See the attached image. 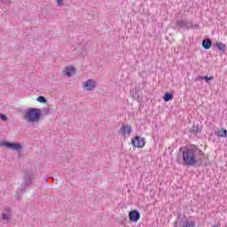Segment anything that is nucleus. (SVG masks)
Masks as SVG:
<instances>
[{
    "label": "nucleus",
    "mask_w": 227,
    "mask_h": 227,
    "mask_svg": "<svg viewBox=\"0 0 227 227\" xmlns=\"http://www.w3.org/2000/svg\"><path fill=\"white\" fill-rule=\"evenodd\" d=\"M179 152H181L183 155V164L192 167L196 166V164L200 162V157L203 154V152L195 145L181 147Z\"/></svg>",
    "instance_id": "obj_1"
},
{
    "label": "nucleus",
    "mask_w": 227,
    "mask_h": 227,
    "mask_svg": "<svg viewBox=\"0 0 227 227\" xmlns=\"http://www.w3.org/2000/svg\"><path fill=\"white\" fill-rule=\"evenodd\" d=\"M42 118V110L40 108H27L23 114V120L27 123H38Z\"/></svg>",
    "instance_id": "obj_2"
},
{
    "label": "nucleus",
    "mask_w": 227,
    "mask_h": 227,
    "mask_svg": "<svg viewBox=\"0 0 227 227\" xmlns=\"http://www.w3.org/2000/svg\"><path fill=\"white\" fill-rule=\"evenodd\" d=\"M33 180H35V173L26 172L23 176V182L20 184V191H18V194L26 192V189H29L33 185Z\"/></svg>",
    "instance_id": "obj_3"
},
{
    "label": "nucleus",
    "mask_w": 227,
    "mask_h": 227,
    "mask_svg": "<svg viewBox=\"0 0 227 227\" xmlns=\"http://www.w3.org/2000/svg\"><path fill=\"white\" fill-rule=\"evenodd\" d=\"M174 227H196V222L187 219L182 215H178L174 223Z\"/></svg>",
    "instance_id": "obj_4"
},
{
    "label": "nucleus",
    "mask_w": 227,
    "mask_h": 227,
    "mask_svg": "<svg viewBox=\"0 0 227 227\" xmlns=\"http://www.w3.org/2000/svg\"><path fill=\"white\" fill-rule=\"evenodd\" d=\"M176 26L179 29H193V27H200V25H193L192 21L187 20H177Z\"/></svg>",
    "instance_id": "obj_5"
},
{
    "label": "nucleus",
    "mask_w": 227,
    "mask_h": 227,
    "mask_svg": "<svg viewBox=\"0 0 227 227\" xmlns=\"http://www.w3.org/2000/svg\"><path fill=\"white\" fill-rule=\"evenodd\" d=\"M0 146H5L8 150H13L18 153H20V150H22V144L15 142L4 141L0 144Z\"/></svg>",
    "instance_id": "obj_6"
},
{
    "label": "nucleus",
    "mask_w": 227,
    "mask_h": 227,
    "mask_svg": "<svg viewBox=\"0 0 227 227\" xmlns=\"http://www.w3.org/2000/svg\"><path fill=\"white\" fill-rule=\"evenodd\" d=\"M131 145L134 148H145V145H146V138L136 136L131 139Z\"/></svg>",
    "instance_id": "obj_7"
},
{
    "label": "nucleus",
    "mask_w": 227,
    "mask_h": 227,
    "mask_svg": "<svg viewBox=\"0 0 227 227\" xmlns=\"http://www.w3.org/2000/svg\"><path fill=\"white\" fill-rule=\"evenodd\" d=\"M2 223H4V224H8L12 221V209L5 208L4 212L2 213V217L0 219Z\"/></svg>",
    "instance_id": "obj_8"
},
{
    "label": "nucleus",
    "mask_w": 227,
    "mask_h": 227,
    "mask_svg": "<svg viewBox=\"0 0 227 227\" xmlns=\"http://www.w3.org/2000/svg\"><path fill=\"white\" fill-rule=\"evenodd\" d=\"M129 221L131 223H137L141 219V213L138 210H131L129 213Z\"/></svg>",
    "instance_id": "obj_9"
},
{
    "label": "nucleus",
    "mask_w": 227,
    "mask_h": 227,
    "mask_svg": "<svg viewBox=\"0 0 227 227\" xmlns=\"http://www.w3.org/2000/svg\"><path fill=\"white\" fill-rule=\"evenodd\" d=\"M83 87H85L88 91H93V90L97 88V82L93 79H89L83 82Z\"/></svg>",
    "instance_id": "obj_10"
},
{
    "label": "nucleus",
    "mask_w": 227,
    "mask_h": 227,
    "mask_svg": "<svg viewBox=\"0 0 227 227\" xmlns=\"http://www.w3.org/2000/svg\"><path fill=\"white\" fill-rule=\"evenodd\" d=\"M118 132L123 136H125V134L130 136V134H132V126H130V124H123Z\"/></svg>",
    "instance_id": "obj_11"
},
{
    "label": "nucleus",
    "mask_w": 227,
    "mask_h": 227,
    "mask_svg": "<svg viewBox=\"0 0 227 227\" xmlns=\"http://www.w3.org/2000/svg\"><path fill=\"white\" fill-rule=\"evenodd\" d=\"M201 127H200V124L193 123V125L188 129V131L190 134H194L195 136L197 134L201 133Z\"/></svg>",
    "instance_id": "obj_12"
},
{
    "label": "nucleus",
    "mask_w": 227,
    "mask_h": 227,
    "mask_svg": "<svg viewBox=\"0 0 227 227\" xmlns=\"http://www.w3.org/2000/svg\"><path fill=\"white\" fill-rule=\"evenodd\" d=\"M64 75H67V77H72V75L75 74V67L73 66L67 67L63 71Z\"/></svg>",
    "instance_id": "obj_13"
},
{
    "label": "nucleus",
    "mask_w": 227,
    "mask_h": 227,
    "mask_svg": "<svg viewBox=\"0 0 227 227\" xmlns=\"http://www.w3.org/2000/svg\"><path fill=\"white\" fill-rule=\"evenodd\" d=\"M202 47L206 49V51H208V49L212 47V40L210 38L204 39L202 41Z\"/></svg>",
    "instance_id": "obj_14"
},
{
    "label": "nucleus",
    "mask_w": 227,
    "mask_h": 227,
    "mask_svg": "<svg viewBox=\"0 0 227 227\" xmlns=\"http://www.w3.org/2000/svg\"><path fill=\"white\" fill-rule=\"evenodd\" d=\"M215 47L218 48V50L220 51V52H224L226 51V44L223 43L221 42H216L215 43Z\"/></svg>",
    "instance_id": "obj_15"
},
{
    "label": "nucleus",
    "mask_w": 227,
    "mask_h": 227,
    "mask_svg": "<svg viewBox=\"0 0 227 227\" xmlns=\"http://www.w3.org/2000/svg\"><path fill=\"white\" fill-rule=\"evenodd\" d=\"M163 100L165 102H169V100H173V93L166 92L163 96Z\"/></svg>",
    "instance_id": "obj_16"
},
{
    "label": "nucleus",
    "mask_w": 227,
    "mask_h": 227,
    "mask_svg": "<svg viewBox=\"0 0 227 227\" xmlns=\"http://www.w3.org/2000/svg\"><path fill=\"white\" fill-rule=\"evenodd\" d=\"M218 137H227V130L225 129H223L222 130L217 132Z\"/></svg>",
    "instance_id": "obj_17"
},
{
    "label": "nucleus",
    "mask_w": 227,
    "mask_h": 227,
    "mask_svg": "<svg viewBox=\"0 0 227 227\" xmlns=\"http://www.w3.org/2000/svg\"><path fill=\"white\" fill-rule=\"evenodd\" d=\"M37 102H40V104H45L47 102V99L43 96H39L37 98Z\"/></svg>",
    "instance_id": "obj_18"
},
{
    "label": "nucleus",
    "mask_w": 227,
    "mask_h": 227,
    "mask_svg": "<svg viewBox=\"0 0 227 227\" xmlns=\"http://www.w3.org/2000/svg\"><path fill=\"white\" fill-rule=\"evenodd\" d=\"M0 119H1L3 121H7L8 117H7L5 114H0Z\"/></svg>",
    "instance_id": "obj_19"
},
{
    "label": "nucleus",
    "mask_w": 227,
    "mask_h": 227,
    "mask_svg": "<svg viewBox=\"0 0 227 227\" xmlns=\"http://www.w3.org/2000/svg\"><path fill=\"white\" fill-rule=\"evenodd\" d=\"M212 79H214V76H204V80L206 81V82H208L209 81H212Z\"/></svg>",
    "instance_id": "obj_20"
},
{
    "label": "nucleus",
    "mask_w": 227,
    "mask_h": 227,
    "mask_svg": "<svg viewBox=\"0 0 227 227\" xmlns=\"http://www.w3.org/2000/svg\"><path fill=\"white\" fill-rule=\"evenodd\" d=\"M58 6H63V0H57Z\"/></svg>",
    "instance_id": "obj_21"
},
{
    "label": "nucleus",
    "mask_w": 227,
    "mask_h": 227,
    "mask_svg": "<svg viewBox=\"0 0 227 227\" xmlns=\"http://www.w3.org/2000/svg\"><path fill=\"white\" fill-rule=\"evenodd\" d=\"M202 79H205V77L200 76V75H199V76H197V77L195 78L196 81H202Z\"/></svg>",
    "instance_id": "obj_22"
},
{
    "label": "nucleus",
    "mask_w": 227,
    "mask_h": 227,
    "mask_svg": "<svg viewBox=\"0 0 227 227\" xmlns=\"http://www.w3.org/2000/svg\"><path fill=\"white\" fill-rule=\"evenodd\" d=\"M129 95L132 98H134V89H131L129 91Z\"/></svg>",
    "instance_id": "obj_23"
},
{
    "label": "nucleus",
    "mask_w": 227,
    "mask_h": 227,
    "mask_svg": "<svg viewBox=\"0 0 227 227\" xmlns=\"http://www.w3.org/2000/svg\"><path fill=\"white\" fill-rule=\"evenodd\" d=\"M45 114H49V108L45 111Z\"/></svg>",
    "instance_id": "obj_24"
},
{
    "label": "nucleus",
    "mask_w": 227,
    "mask_h": 227,
    "mask_svg": "<svg viewBox=\"0 0 227 227\" xmlns=\"http://www.w3.org/2000/svg\"><path fill=\"white\" fill-rule=\"evenodd\" d=\"M212 227H219V225H217V224H214Z\"/></svg>",
    "instance_id": "obj_25"
},
{
    "label": "nucleus",
    "mask_w": 227,
    "mask_h": 227,
    "mask_svg": "<svg viewBox=\"0 0 227 227\" xmlns=\"http://www.w3.org/2000/svg\"><path fill=\"white\" fill-rule=\"evenodd\" d=\"M136 100H139V96H137Z\"/></svg>",
    "instance_id": "obj_26"
},
{
    "label": "nucleus",
    "mask_w": 227,
    "mask_h": 227,
    "mask_svg": "<svg viewBox=\"0 0 227 227\" xmlns=\"http://www.w3.org/2000/svg\"><path fill=\"white\" fill-rule=\"evenodd\" d=\"M177 162H180V159H177Z\"/></svg>",
    "instance_id": "obj_27"
}]
</instances>
